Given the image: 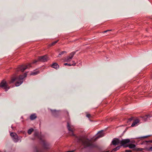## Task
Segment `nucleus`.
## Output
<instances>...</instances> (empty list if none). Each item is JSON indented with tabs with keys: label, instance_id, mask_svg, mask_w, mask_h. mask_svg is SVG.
<instances>
[{
	"label": "nucleus",
	"instance_id": "nucleus-27",
	"mask_svg": "<svg viewBox=\"0 0 152 152\" xmlns=\"http://www.w3.org/2000/svg\"><path fill=\"white\" fill-rule=\"evenodd\" d=\"M125 152H132V151L131 150H126Z\"/></svg>",
	"mask_w": 152,
	"mask_h": 152
},
{
	"label": "nucleus",
	"instance_id": "nucleus-18",
	"mask_svg": "<svg viewBox=\"0 0 152 152\" xmlns=\"http://www.w3.org/2000/svg\"><path fill=\"white\" fill-rule=\"evenodd\" d=\"M39 73V71H35L32 72L30 74V75H37Z\"/></svg>",
	"mask_w": 152,
	"mask_h": 152
},
{
	"label": "nucleus",
	"instance_id": "nucleus-8",
	"mask_svg": "<svg viewBox=\"0 0 152 152\" xmlns=\"http://www.w3.org/2000/svg\"><path fill=\"white\" fill-rule=\"evenodd\" d=\"M104 135V133H103L102 130L99 132H98L96 137L94 139V141H96L98 139L103 137Z\"/></svg>",
	"mask_w": 152,
	"mask_h": 152
},
{
	"label": "nucleus",
	"instance_id": "nucleus-26",
	"mask_svg": "<svg viewBox=\"0 0 152 152\" xmlns=\"http://www.w3.org/2000/svg\"><path fill=\"white\" fill-rule=\"evenodd\" d=\"M86 116L88 118H90L91 117V115L90 114H87L86 115Z\"/></svg>",
	"mask_w": 152,
	"mask_h": 152
},
{
	"label": "nucleus",
	"instance_id": "nucleus-13",
	"mask_svg": "<svg viewBox=\"0 0 152 152\" xmlns=\"http://www.w3.org/2000/svg\"><path fill=\"white\" fill-rule=\"evenodd\" d=\"M37 118V116L36 115V114L35 113L33 114H31L30 117V119L31 120H33L36 118Z\"/></svg>",
	"mask_w": 152,
	"mask_h": 152
},
{
	"label": "nucleus",
	"instance_id": "nucleus-9",
	"mask_svg": "<svg viewBox=\"0 0 152 152\" xmlns=\"http://www.w3.org/2000/svg\"><path fill=\"white\" fill-rule=\"evenodd\" d=\"M130 140L129 139H124L122 140H120V144L121 145V146H123L124 147V146H126V145H125L126 144L129 142H130Z\"/></svg>",
	"mask_w": 152,
	"mask_h": 152
},
{
	"label": "nucleus",
	"instance_id": "nucleus-22",
	"mask_svg": "<svg viewBox=\"0 0 152 152\" xmlns=\"http://www.w3.org/2000/svg\"><path fill=\"white\" fill-rule=\"evenodd\" d=\"M66 53V52L65 51H62L59 53L58 55V57H60L61 56V55H62L64 53Z\"/></svg>",
	"mask_w": 152,
	"mask_h": 152
},
{
	"label": "nucleus",
	"instance_id": "nucleus-11",
	"mask_svg": "<svg viewBox=\"0 0 152 152\" xmlns=\"http://www.w3.org/2000/svg\"><path fill=\"white\" fill-rule=\"evenodd\" d=\"M51 66L52 67L56 69H57L59 68V66L58 64L56 63H53L51 65Z\"/></svg>",
	"mask_w": 152,
	"mask_h": 152
},
{
	"label": "nucleus",
	"instance_id": "nucleus-15",
	"mask_svg": "<svg viewBox=\"0 0 152 152\" xmlns=\"http://www.w3.org/2000/svg\"><path fill=\"white\" fill-rule=\"evenodd\" d=\"M135 147V145L134 144H130L129 145L124 146L125 147H129V148L131 149L134 148Z\"/></svg>",
	"mask_w": 152,
	"mask_h": 152
},
{
	"label": "nucleus",
	"instance_id": "nucleus-34",
	"mask_svg": "<svg viewBox=\"0 0 152 152\" xmlns=\"http://www.w3.org/2000/svg\"><path fill=\"white\" fill-rule=\"evenodd\" d=\"M74 151H69L66 152H74Z\"/></svg>",
	"mask_w": 152,
	"mask_h": 152
},
{
	"label": "nucleus",
	"instance_id": "nucleus-14",
	"mask_svg": "<svg viewBox=\"0 0 152 152\" xmlns=\"http://www.w3.org/2000/svg\"><path fill=\"white\" fill-rule=\"evenodd\" d=\"M139 122V120L138 119H136L135 120L133 123L132 124L131 126L132 127L134 126H135L137 123Z\"/></svg>",
	"mask_w": 152,
	"mask_h": 152
},
{
	"label": "nucleus",
	"instance_id": "nucleus-28",
	"mask_svg": "<svg viewBox=\"0 0 152 152\" xmlns=\"http://www.w3.org/2000/svg\"><path fill=\"white\" fill-rule=\"evenodd\" d=\"M150 136H144V137H141V138H147L148 137H149Z\"/></svg>",
	"mask_w": 152,
	"mask_h": 152
},
{
	"label": "nucleus",
	"instance_id": "nucleus-32",
	"mask_svg": "<svg viewBox=\"0 0 152 152\" xmlns=\"http://www.w3.org/2000/svg\"><path fill=\"white\" fill-rule=\"evenodd\" d=\"M142 148H139L137 149V151H142Z\"/></svg>",
	"mask_w": 152,
	"mask_h": 152
},
{
	"label": "nucleus",
	"instance_id": "nucleus-20",
	"mask_svg": "<svg viewBox=\"0 0 152 152\" xmlns=\"http://www.w3.org/2000/svg\"><path fill=\"white\" fill-rule=\"evenodd\" d=\"M51 112H52V114L54 115V116H55L58 113V112L56 111V110H51Z\"/></svg>",
	"mask_w": 152,
	"mask_h": 152
},
{
	"label": "nucleus",
	"instance_id": "nucleus-16",
	"mask_svg": "<svg viewBox=\"0 0 152 152\" xmlns=\"http://www.w3.org/2000/svg\"><path fill=\"white\" fill-rule=\"evenodd\" d=\"M150 117V116L149 115H147L143 116L142 118L143 120H144L145 121H146L149 119Z\"/></svg>",
	"mask_w": 152,
	"mask_h": 152
},
{
	"label": "nucleus",
	"instance_id": "nucleus-23",
	"mask_svg": "<svg viewBox=\"0 0 152 152\" xmlns=\"http://www.w3.org/2000/svg\"><path fill=\"white\" fill-rule=\"evenodd\" d=\"M34 131L33 129L31 128L29 129L28 131V133L29 134H31L32 132Z\"/></svg>",
	"mask_w": 152,
	"mask_h": 152
},
{
	"label": "nucleus",
	"instance_id": "nucleus-17",
	"mask_svg": "<svg viewBox=\"0 0 152 152\" xmlns=\"http://www.w3.org/2000/svg\"><path fill=\"white\" fill-rule=\"evenodd\" d=\"M12 139L15 142H18V136L17 134L16 135H15V137H12Z\"/></svg>",
	"mask_w": 152,
	"mask_h": 152
},
{
	"label": "nucleus",
	"instance_id": "nucleus-24",
	"mask_svg": "<svg viewBox=\"0 0 152 152\" xmlns=\"http://www.w3.org/2000/svg\"><path fill=\"white\" fill-rule=\"evenodd\" d=\"M16 134L14 132H12L10 134V135L12 137H15Z\"/></svg>",
	"mask_w": 152,
	"mask_h": 152
},
{
	"label": "nucleus",
	"instance_id": "nucleus-35",
	"mask_svg": "<svg viewBox=\"0 0 152 152\" xmlns=\"http://www.w3.org/2000/svg\"><path fill=\"white\" fill-rule=\"evenodd\" d=\"M66 113L67 116H69V113L68 112H66Z\"/></svg>",
	"mask_w": 152,
	"mask_h": 152
},
{
	"label": "nucleus",
	"instance_id": "nucleus-29",
	"mask_svg": "<svg viewBox=\"0 0 152 152\" xmlns=\"http://www.w3.org/2000/svg\"><path fill=\"white\" fill-rule=\"evenodd\" d=\"M111 31V30H107L106 31H104L103 32V33H106L107 31Z\"/></svg>",
	"mask_w": 152,
	"mask_h": 152
},
{
	"label": "nucleus",
	"instance_id": "nucleus-4",
	"mask_svg": "<svg viewBox=\"0 0 152 152\" xmlns=\"http://www.w3.org/2000/svg\"><path fill=\"white\" fill-rule=\"evenodd\" d=\"M48 60V57L47 55H45L42 56H39L38 58V60H34L33 62L32 63H35L38 61L44 62L47 61Z\"/></svg>",
	"mask_w": 152,
	"mask_h": 152
},
{
	"label": "nucleus",
	"instance_id": "nucleus-19",
	"mask_svg": "<svg viewBox=\"0 0 152 152\" xmlns=\"http://www.w3.org/2000/svg\"><path fill=\"white\" fill-rule=\"evenodd\" d=\"M72 62H73L74 63L72 64H68L67 63H65L64 64V65L65 66L68 65L69 66H75L76 65V63H75V62L74 61H72Z\"/></svg>",
	"mask_w": 152,
	"mask_h": 152
},
{
	"label": "nucleus",
	"instance_id": "nucleus-37",
	"mask_svg": "<svg viewBox=\"0 0 152 152\" xmlns=\"http://www.w3.org/2000/svg\"><path fill=\"white\" fill-rule=\"evenodd\" d=\"M151 78L152 79V74H151Z\"/></svg>",
	"mask_w": 152,
	"mask_h": 152
},
{
	"label": "nucleus",
	"instance_id": "nucleus-2",
	"mask_svg": "<svg viewBox=\"0 0 152 152\" xmlns=\"http://www.w3.org/2000/svg\"><path fill=\"white\" fill-rule=\"evenodd\" d=\"M26 76L27 73H25L23 75H20L18 78H12L11 80L10 83H13L15 80H18L15 83V86H19L23 83V78L26 77Z\"/></svg>",
	"mask_w": 152,
	"mask_h": 152
},
{
	"label": "nucleus",
	"instance_id": "nucleus-36",
	"mask_svg": "<svg viewBox=\"0 0 152 152\" xmlns=\"http://www.w3.org/2000/svg\"><path fill=\"white\" fill-rule=\"evenodd\" d=\"M132 120V118H130L129 119V120L130 121H131Z\"/></svg>",
	"mask_w": 152,
	"mask_h": 152
},
{
	"label": "nucleus",
	"instance_id": "nucleus-6",
	"mask_svg": "<svg viewBox=\"0 0 152 152\" xmlns=\"http://www.w3.org/2000/svg\"><path fill=\"white\" fill-rule=\"evenodd\" d=\"M75 52H73L71 53L70 54L69 56H68L65 58V61L67 62H69L70 61H71L73 56L75 54Z\"/></svg>",
	"mask_w": 152,
	"mask_h": 152
},
{
	"label": "nucleus",
	"instance_id": "nucleus-7",
	"mask_svg": "<svg viewBox=\"0 0 152 152\" xmlns=\"http://www.w3.org/2000/svg\"><path fill=\"white\" fill-rule=\"evenodd\" d=\"M67 127L68 130L71 132V134H70V135L71 136H75V135L74 134L73 132L75 130V129L73 126H70L69 122H67Z\"/></svg>",
	"mask_w": 152,
	"mask_h": 152
},
{
	"label": "nucleus",
	"instance_id": "nucleus-21",
	"mask_svg": "<svg viewBox=\"0 0 152 152\" xmlns=\"http://www.w3.org/2000/svg\"><path fill=\"white\" fill-rule=\"evenodd\" d=\"M58 41V40H57L56 41L54 42L51 43L49 45L51 47L53 46Z\"/></svg>",
	"mask_w": 152,
	"mask_h": 152
},
{
	"label": "nucleus",
	"instance_id": "nucleus-3",
	"mask_svg": "<svg viewBox=\"0 0 152 152\" xmlns=\"http://www.w3.org/2000/svg\"><path fill=\"white\" fill-rule=\"evenodd\" d=\"M31 67V64H28L27 65H23L18 66L17 69L18 72L20 71L23 72L26 69L28 68Z\"/></svg>",
	"mask_w": 152,
	"mask_h": 152
},
{
	"label": "nucleus",
	"instance_id": "nucleus-33",
	"mask_svg": "<svg viewBox=\"0 0 152 152\" xmlns=\"http://www.w3.org/2000/svg\"><path fill=\"white\" fill-rule=\"evenodd\" d=\"M147 142H151V143H152V140H150V141H146Z\"/></svg>",
	"mask_w": 152,
	"mask_h": 152
},
{
	"label": "nucleus",
	"instance_id": "nucleus-12",
	"mask_svg": "<svg viewBox=\"0 0 152 152\" xmlns=\"http://www.w3.org/2000/svg\"><path fill=\"white\" fill-rule=\"evenodd\" d=\"M43 146L45 149H48L50 148V145L47 142L44 141Z\"/></svg>",
	"mask_w": 152,
	"mask_h": 152
},
{
	"label": "nucleus",
	"instance_id": "nucleus-10",
	"mask_svg": "<svg viewBox=\"0 0 152 152\" xmlns=\"http://www.w3.org/2000/svg\"><path fill=\"white\" fill-rule=\"evenodd\" d=\"M112 143L113 145H117L119 143H120V140L118 139H116L113 140Z\"/></svg>",
	"mask_w": 152,
	"mask_h": 152
},
{
	"label": "nucleus",
	"instance_id": "nucleus-1",
	"mask_svg": "<svg viewBox=\"0 0 152 152\" xmlns=\"http://www.w3.org/2000/svg\"><path fill=\"white\" fill-rule=\"evenodd\" d=\"M77 142L81 143L85 147L91 146L92 145L91 140L83 137H77Z\"/></svg>",
	"mask_w": 152,
	"mask_h": 152
},
{
	"label": "nucleus",
	"instance_id": "nucleus-30",
	"mask_svg": "<svg viewBox=\"0 0 152 152\" xmlns=\"http://www.w3.org/2000/svg\"><path fill=\"white\" fill-rule=\"evenodd\" d=\"M111 31V30H107L106 31H104L103 32V33H106L107 31Z\"/></svg>",
	"mask_w": 152,
	"mask_h": 152
},
{
	"label": "nucleus",
	"instance_id": "nucleus-5",
	"mask_svg": "<svg viewBox=\"0 0 152 152\" xmlns=\"http://www.w3.org/2000/svg\"><path fill=\"white\" fill-rule=\"evenodd\" d=\"M0 87L4 89L5 91H7L10 88L8 85L6 81L4 80L1 81L0 83Z\"/></svg>",
	"mask_w": 152,
	"mask_h": 152
},
{
	"label": "nucleus",
	"instance_id": "nucleus-31",
	"mask_svg": "<svg viewBox=\"0 0 152 152\" xmlns=\"http://www.w3.org/2000/svg\"><path fill=\"white\" fill-rule=\"evenodd\" d=\"M148 150L149 151H152V146L149 148Z\"/></svg>",
	"mask_w": 152,
	"mask_h": 152
},
{
	"label": "nucleus",
	"instance_id": "nucleus-25",
	"mask_svg": "<svg viewBox=\"0 0 152 152\" xmlns=\"http://www.w3.org/2000/svg\"><path fill=\"white\" fill-rule=\"evenodd\" d=\"M121 146H118L117 147H116V148H114L113 150L114 151H117V150H119V149H120V147H121Z\"/></svg>",
	"mask_w": 152,
	"mask_h": 152
}]
</instances>
